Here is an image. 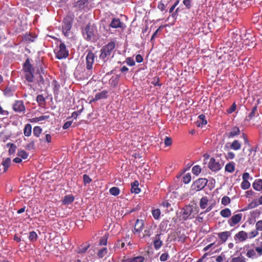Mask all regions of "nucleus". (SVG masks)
Here are the masks:
<instances>
[{"label": "nucleus", "instance_id": "nucleus-1", "mask_svg": "<svg viewBox=\"0 0 262 262\" xmlns=\"http://www.w3.org/2000/svg\"><path fill=\"white\" fill-rule=\"evenodd\" d=\"M37 76L35 81L40 86L41 89H46L49 86V80L47 77L46 71L43 67V63L39 62L36 73Z\"/></svg>", "mask_w": 262, "mask_h": 262}, {"label": "nucleus", "instance_id": "nucleus-2", "mask_svg": "<svg viewBox=\"0 0 262 262\" xmlns=\"http://www.w3.org/2000/svg\"><path fill=\"white\" fill-rule=\"evenodd\" d=\"M83 35L88 41H95L98 38L96 27L94 25L89 24L83 31Z\"/></svg>", "mask_w": 262, "mask_h": 262}, {"label": "nucleus", "instance_id": "nucleus-3", "mask_svg": "<svg viewBox=\"0 0 262 262\" xmlns=\"http://www.w3.org/2000/svg\"><path fill=\"white\" fill-rule=\"evenodd\" d=\"M115 47V43L114 42L111 41L108 42L105 46L101 49L100 58L105 61L106 58L111 56Z\"/></svg>", "mask_w": 262, "mask_h": 262}, {"label": "nucleus", "instance_id": "nucleus-4", "mask_svg": "<svg viewBox=\"0 0 262 262\" xmlns=\"http://www.w3.org/2000/svg\"><path fill=\"white\" fill-rule=\"evenodd\" d=\"M55 53L56 57L59 59L66 58L69 55V51L67 49L66 45L60 42L59 45L55 49Z\"/></svg>", "mask_w": 262, "mask_h": 262}, {"label": "nucleus", "instance_id": "nucleus-5", "mask_svg": "<svg viewBox=\"0 0 262 262\" xmlns=\"http://www.w3.org/2000/svg\"><path fill=\"white\" fill-rule=\"evenodd\" d=\"M256 247L253 244L245 246L244 249L247 251L246 256L250 258H255L261 256V255H259L258 252L256 250Z\"/></svg>", "mask_w": 262, "mask_h": 262}, {"label": "nucleus", "instance_id": "nucleus-6", "mask_svg": "<svg viewBox=\"0 0 262 262\" xmlns=\"http://www.w3.org/2000/svg\"><path fill=\"white\" fill-rule=\"evenodd\" d=\"M208 180L205 178H200L196 180L191 185V189L195 191H199L204 188L207 183Z\"/></svg>", "mask_w": 262, "mask_h": 262}, {"label": "nucleus", "instance_id": "nucleus-7", "mask_svg": "<svg viewBox=\"0 0 262 262\" xmlns=\"http://www.w3.org/2000/svg\"><path fill=\"white\" fill-rule=\"evenodd\" d=\"M95 58V54L92 52H89L86 56V69L89 71L88 72L90 75L92 74L91 70L93 68V65L94 62Z\"/></svg>", "mask_w": 262, "mask_h": 262}, {"label": "nucleus", "instance_id": "nucleus-8", "mask_svg": "<svg viewBox=\"0 0 262 262\" xmlns=\"http://www.w3.org/2000/svg\"><path fill=\"white\" fill-rule=\"evenodd\" d=\"M208 167L212 171H217L221 169L222 165L219 161L211 158L208 163Z\"/></svg>", "mask_w": 262, "mask_h": 262}, {"label": "nucleus", "instance_id": "nucleus-9", "mask_svg": "<svg viewBox=\"0 0 262 262\" xmlns=\"http://www.w3.org/2000/svg\"><path fill=\"white\" fill-rule=\"evenodd\" d=\"M193 212V208L191 206H185L181 211V214L183 220H186Z\"/></svg>", "mask_w": 262, "mask_h": 262}, {"label": "nucleus", "instance_id": "nucleus-10", "mask_svg": "<svg viewBox=\"0 0 262 262\" xmlns=\"http://www.w3.org/2000/svg\"><path fill=\"white\" fill-rule=\"evenodd\" d=\"M242 217L243 214L241 213L234 214L230 219L228 220V223L230 227H233L241 222Z\"/></svg>", "mask_w": 262, "mask_h": 262}, {"label": "nucleus", "instance_id": "nucleus-11", "mask_svg": "<svg viewBox=\"0 0 262 262\" xmlns=\"http://www.w3.org/2000/svg\"><path fill=\"white\" fill-rule=\"evenodd\" d=\"M234 238L238 242H243L248 238V234L244 231H241L235 234Z\"/></svg>", "mask_w": 262, "mask_h": 262}, {"label": "nucleus", "instance_id": "nucleus-12", "mask_svg": "<svg viewBox=\"0 0 262 262\" xmlns=\"http://www.w3.org/2000/svg\"><path fill=\"white\" fill-rule=\"evenodd\" d=\"M161 235V233H158L153 238L154 246L156 250H159L163 244V242L160 238Z\"/></svg>", "mask_w": 262, "mask_h": 262}, {"label": "nucleus", "instance_id": "nucleus-13", "mask_svg": "<svg viewBox=\"0 0 262 262\" xmlns=\"http://www.w3.org/2000/svg\"><path fill=\"white\" fill-rule=\"evenodd\" d=\"M110 26L113 28H121L122 29H125V24L121 22L119 18H114L112 19Z\"/></svg>", "mask_w": 262, "mask_h": 262}, {"label": "nucleus", "instance_id": "nucleus-14", "mask_svg": "<svg viewBox=\"0 0 262 262\" xmlns=\"http://www.w3.org/2000/svg\"><path fill=\"white\" fill-rule=\"evenodd\" d=\"M143 227L144 221L142 220L137 219L134 227V234L140 233L143 229Z\"/></svg>", "mask_w": 262, "mask_h": 262}, {"label": "nucleus", "instance_id": "nucleus-15", "mask_svg": "<svg viewBox=\"0 0 262 262\" xmlns=\"http://www.w3.org/2000/svg\"><path fill=\"white\" fill-rule=\"evenodd\" d=\"M13 108L15 112H22L25 110V107L24 103L22 101H16L13 105Z\"/></svg>", "mask_w": 262, "mask_h": 262}, {"label": "nucleus", "instance_id": "nucleus-16", "mask_svg": "<svg viewBox=\"0 0 262 262\" xmlns=\"http://www.w3.org/2000/svg\"><path fill=\"white\" fill-rule=\"evenodd\" d=\"M24 77L28 82H32L35 81L37 76L36 75V74L34 75L32 71H31L24 73Z\"/></svg>", "mask_w": 262, "mask_h": 262}, {"label": "nucleus", "instance_id": "nucleus-17", "mask_svg": "<svg viewBox=\"0 0 262 262\" xmlns=\"http://www.w3.org/2000/svg\"><path fill=\"white\" fill-rule=\"evenodd\" d=\"M252 187L256 191L262 192V179H257L252 184Z\"/></svg>", "mask_w": 262, "mask_h": 262}, {"label": "nucleus", "instance_id": "nucleus-18", "mask_svg": "<svg viewBox=\"0 0 262 262\" xmlns=\"http://www.w3.org/2000/svg\"><path fill=\"white\" fill-rule=\"evenodd\" d=\"M207 120L205 119V116L201 114L199 116L196 121L197 126L198 127H203V125L207 124Z\"/></svg>", "mask_w": 262, "mask_h": 262}, {"label": "nucleus", "instance_id": "nucleus-19", "mask_svg": "<svg viewBox=\"0 0 262 262\" xmlns=\"http://www.w3.org/2000/svg\"><path fill=\"white\" fill-rule=\"evenodd\" d=\"M144 260V257L142 256H138L133 258L124 259L122 262H143Z\"/></svg>", "mask_w": 262, "mask_h": 262}, {"label": "nucleus", "instance_id": "nucleus-20", "mask_svg": "<svg viewBox=\"0 0 262 262\" xmlns=\"http://www.w3.org/2000/svg\"><path fill=\"white\" fill-rule=\"evenodd\" d=\"M230 235L231 233L229 231L220 232L218 234L219 237L223 242H225Z\"/></svg>", "mask_w": 262, "mask_h": 262}, {"label": "nucleus", "instance_id": "nucleus-21", "mask_svg": "<svg viewBox=\"0 0 262 262\" xmlns=\"http://www.w3.org/2000/svg\"><path fill=\"white\" fill-rule=\"evenodd\" d=\"M107 97V91H102V92L97 93L95 96V100H98L101 99H104Z\"/></svg>", "mask_w": 262, "mask_h": 262}, {"label": "nucleus", "instance_id": "nucleus-22", "mask_svg": "<svg viewBox=\"0 0 262 262\" xmlns=\"http://www.w3.org/2000/svg\"><path fill=\"white\" fill-rule=\"evenodd\" d=\"M139 182L138 181H135L132 184L131 192L138 194L140 192V189L138 187Z\"/></svg>", "mask_w": 262, "mask_h": 262}, {"label": "nucleus", "instance_id": "nucleus-23", "mask_svg": "<svg viewBox=\"0 0 262 262\" xmlns=\"http://www.w3.org/2000/svg\"><path fill=\"white\" fill-rule=\"evenodd\" d=\"M74 200V198L71 195H66L62 200V203L65 205L71 204Z\"/></svg>", "mask_w": 262, "mask_h": 262}, {"label": "nucleus", "instance_id": "nucleus-24", "mask_svg": "<svg viewBox=\"0 0 262 262\" xmlns=\"http://www.w3.org/2000/svg\"><path fill=\"white\" fill-rule=\"evenodd\" d=\"M32 133V126L30 124H27L25 126V128L24 129V134L27 136L29 137L31 135Z\"/></svg>", "mask_w": 262, "mask_h": 262}, {"label": "nucleus", "instance_id": "nucleus-25", "mask_svg": "<svg viewBox=\"0 0 262 262\" xmlns=\"http://www.w3.org/2000/svg\"><path fill=\"white\" fill-rule=\"evenodd\" d=\"M23 70L24 73L32 71V66L30 64L29 60L28 59H27L24 63Z\"/></svg>", "mask_w": 262, "mask_h": 262}, {"label": "nucleus", "instance_id": "nucleus-26", "mask_svg": "<svg viewBox=\"0 0 262 262\" xmlns=\"http://www.w3.org/2000/svg\"><path fill=\"white\" fill-rule=\"evenodd\" d=\"M221 215L223 217H229L231 215V211L229 208H225L220 211Z\"/></svg>", "mask_w": 262, "mask_h": 262}, {"label": "nucleus", "instance_id": "nucleus-27", "mask_svg": "<svg viewBox=\"0 0 262 262\" xmlns=\"http://www.w3.org/2000/svg\"><path fill=\"white\" fill-rule=\"evenodd\" d=\"M208 203V199L207 196L202 198L200 202V206L202 209L207 207Z\"/></svg>", "mask_w": 262, "mask_h": 262}, {"label": "nucleus", "instance_id": "nucleus-28", "mask_svg": "<svg viewBox=\"0 0 262 262\" xmlns=\"http://www.w3.org/2000/svg\"><path fill=\"white\" fill-rule=\"evenodd\" d=\"M11 159L10 158H7L3 160L2 162V165L4 167V171H7L11 164Z\"/></svg>", "mask_w": 262, "mask_h": 262}, {"label": "nucleus", "instance_id": "nucleus-29", "mask_svg": "<svg viewBox=\"0 0 262 262\" xmlns=\"http://www.w3.org/2000/svg\"><path fill=\"white\" fill-rule=\"evenodd\" d=\"M260 205H262V195L257 200H255L249 204L251 208H254Z\"/></svg>", "mask_w": 262, "mask_h": 262}, {"label": "nucleus", "instance_id": "nucleus-30", "mask_svg": "<svg viewBox=\"0 0 262 262\" xmlns=\"http://www.w3.org/2000/svg\"><path fill=\"white\" fill-rule=\"evenodd\" d=\"M230 147L233 150H239L241 148V144L238 140H234L231 144Z\"/></svg>", "mask_w": 262, "mask_h": 262}, {"label": "nucleus", "instance_id": "nucleus-31", "mask_svg": "<svg viewBox=\"0 0 262 262\" xmlns=\"http://www.w3.org/2000/svg\"><path fill=\"white\" fill-rule=\"evenodd\" d=\"M235 169L234 164L233 163H229L225 166V170L229 172H232Z\"/></svg>", "mask_w": 262, "mask_h": 262}, {"label": "nucleus", "instance_id": "nucleus-32", "mask_svg": "<svg viewBox=\"0 0 262 262\" xmlns=\"http://www.w3.org/2000/svg\"><path fill=\"white\" fill-rule=\"evenodd\" d=\"M230 262H246V258L243 256H239L232 258Z\"/></svg>", "mask_w": 262, "mask_h": 262}, {"label": "nucleus", "instance_id": "nucleus-33", "mask_svg": "<svg viewBox=\"0 0 262 262\" xmlns=\"http://www.w3.org/2000/svg\"><path fill=\"white\" fill-rule=\"evenodd\" d=\"M119 79V78L118 76L113 77L109 81L110 84L112 86H116L118 83Z\"/></svg>", "mask_w": 262, "mask_h": 262}, {"label": "nucleus", "instance_id": "nucleus-34", "mask_svg": "<svg viewBox=\"0 0 262 262\" xmlns=\"http://www.w3.org/2000/svg\"><path fill=\"white\" fill-rule=\"evenodd\" d=\"M7 146L8 147L9 146V155H12V154H13L15 152V150H16V146L15 145H14V144H11V143H8L7 144Z\"/></svg>", "mask_w": 262, "mask_h": 262}, {"label": "nucleus", "instance_id": "nucleus-35", "mask_svg": "<svg viewBox=\"0 0 262 262\" xmlns=\"http://www.w3.org/2000/svg\"><path fill=\"white\" fill-rule=\"evenodd\" d=\"M239 133V129L237 127H233L229 134V137H233Z\"/></svg>", "mask_w": 262, "mask_h": 262}, {"label": "nucleus", "instance_id": "nucleus-36", "mask_svg": "<svg viewBox=\"0 0 262 262\" xmlns=\"http://www.w3.org/2000/svg\"><path fill=\"white\" fill-rule=\"evenodd\" d=\"M241 187L244 190L248 189L250 187V183L248 181L243 180L241 184Z\"/></svg>", "mask_w": 262, "mask_h": 262}, {"label": "nucleus", "instance_id": "nucleus-37", "mask_svg": "<svg viewBox=\"0 0 262 262\" xmlns=\"http://www.w3.org/2000/svg\"><path fill=\"white\" fill-rule=\"evenodd\" d=\"M17 155L18 157H21V159H27V158L28 157V153L24 150H19L17 152Z\"/></svg>", "mask_w": 262, "mask_h": 262}, {"label": "nucleus", "instance_id": "nucleus-38", "mask_svg": "<svg viewBox=\"0 0 262 262\" xmlns=\"http://www.w3.org/2000/svg\"><path fill=\"white\" fill-rule=\"evenodd\" d=\"M110 193L114 196L118 195L120 193V189L117 187H112L110 189Z\"/></svg>", "mask_w": 262, "mask_h": 262}, {"label": "nucleus", "instance_id": "nucleus-39", "mask_svg": "<svg viewBox=\"0 0 262 262\" xmlns=\"http://www.w3.org/2000/svg\"><path fill=\"white\" fill-rule=\"evenodd\" d=\"M107 252V250L106 248H103L100 249L98 252V256L99 258H102L104 256Z\"/></svg>", "mask_w": 262, "mask_h": 262}, {"label": "nucleus", "instance_id": "nucleus-40", "mask_svg": "<svg viewBox=\"0 0 262 262\" xmlns=\"http://www.w3.org/2000/svg\"><path fill=\"white\" fill-rule=\"evenodd\" d=\"M89 0H79L77 2V6L80 8H83L88 4Z\"/></svg>", "mask_w": 262, "mask_h": 262}, {"label": "nucleus", "instance_id": "nucleus-41", "mask_svg": "<svg viewBox=\"0 0 262 262\" xmlns=\"http://www.w3.org/2000/svg\"><path fill=\"white\" fill-rule=\"evenodd\" d=\"M42 129L39 126H35L33 128V134L35 136L38 137L41 133Z\"/></svg>", "mask_w": 262, "mask_h": 262}, {"label": "nucleus", "instance_id": "nucleus-42", "mask_svg": "<svg viewBox=\"0 0 262 262\" xmlns=\"http://www.w3.org/2000/svg\"><path fill=\"white\" fill-rule=\"evenodd\" d=\"M201 171V168L200 166L195 165L192 167V172L193 174L198 175Z\"/></svg>", "mask_w": 262, "mask_h": 262}, {"label": "nucleus", "instance_id": "nucleus-43", "mask_svg": "<svg viewBox=\"0 0 262 262\" xmlns=\"http://www.w3.org/2000/svg\"><path fill=\"white\" fill-rule=\"evenodd\" d=\"M160 214L161 211L159 209H155L152 211V214L156 220H157L159 218Z\"/></svg>", "mask_w": 262, "mask_h": 262}, {"label": "nucleus", "instance_id": "nucleus-44", "mask_svg": "<svg viewBox=\"0 0 262 262\" xmlns=\"http://www.w3.org/2000/svg\"><path fill=\"white\" fill-rule=\"evenodd\" d=\"M37 237V235L35 232L32 231V232H30L29 239L31 242H34V241H36Z\"/></svg>", "mask_w": 262, "mask_h": 262}, {"label": "nucleus", "instance_id": "nucleus-45", "mask_svg": "<svg viewBox=\"0 0 262 262\" xmlns=\"http://www.w3.org/2000/svg\"><path fill=\"white\" fill-rule=\"evenodd\" d=\"M71 28V25L70 23H64V25L62 27L63 28V32L64 33V34L66 35V33L68 32V31L70 30Z\"/></svg>", "mask_w": 262, "mask_h": 262}, {"label": "nucleus", "instance_id": "nucleus-46", "mask_svg": "<svg viewBox=\"0 0 262 262\" xmlns=\"http://www.w3.org/2000/svg\"><path fill=\"white\" fill-rule=\"evenodd\" d=\"M230 203V199L227 196H224L222 199V204L226 206Z\"/></svg>", "mask_w": 262, "mask_h": 262}, {"label": "nucleus", "instance_id": "nucleus-47", "mask_svg": "<svg viewBox=\"0 0 262 262\" xmlns=\"http://www.w3.org/2000/svg\"><path fill=\"white\" fill-rule=\"evenodd\" d=\"M107 235L106 234L102 236L99 241V245H106L107 241Z\"/></svg>", "mask_w": 262, "mask_h": 262}, {"label": "nucleus", "instance_id": "nucleus-48", "mask_svg": "<svg viewBox=\"0 0 262 262\" xmlns=\"http://www.w3.org/2000/svg\"><path fill=\"white\" fill-rule=\"evenodd\" d=\"M152 229L151 228H148L147 229H145L144 231V234L143 235V237H149L152 234Z\"/></svg>", "mask_w": 262, "mask_h": 262}, {"label": "nucleus", "instance_id": "nucleus-49", "mask_svg": "<svg viewBox=\"0 0 262 262\" xmlns=\"http://www.w3.org/2000/svg\"><path fill=\"white\" fill-rule=\"evenodd\" d=\"M191 175L190 173L186 174L183 177V182L185 184L189 183L191 181Z\"/></svg>", "mask_w": 262, "mask_h": 262}, {"label": "nucleus", "instance_id": "nucleus-50", "mask_svg": "<svg viewBox=\"0 0 262 262\" xmlns=\"http://www.w3.org/2000/svg\"><path fill=\"white\" fill-rule=\"evenodd\" d=\"M164 144L165 146H168L172 144V139L168 137H166L164 139Z\"/></svg>", "mask_w": 262, "mask_h": 262}, {"label": "nucleus", "instance_id": "nucleus-51", "mask_svg": "<svg viewBox=\"0 0 262 262\" xmlns=\"http://www.w3.org/2000/svg\"><path fill=\"white\" fill-rule=\"evenodd\" d=\"M169 257L168 254L167 252L163 253L160 257V259L161 261H165L168 259Z\"/></svg>", "mask_w": 262, "mask_h": 262}, {"label": "nucleus", "instance_id": "nucleus-52", "mask_svg": "<svg viewBox=\"0 0 262 262\" xmlns=\"http://www.w3.org/2000/svg\"><path fill=\"white\" fill-rule=\"evenodd\" d=\"M83 180L84 183L85 184H89L91 182L92 179L89 177V176L86 174H84L83 176Z\"/></svg>", "mask_w": 262, "mask_h": 262}, {"label": "nucleus", "instance_id": "nucleus-53", "mask_svg": "<svg viewBox=\"0 0 262 262\" xmlns=\"http://www.w3.org/2000/svg\"><path fill=\"white\" fill-rule=\"evenodd\" d=\"M255 227L257 231H262V220L257 222L255 225Z\"/></svg>", "mask_w": 262, "mask_h": 262}, {"label": "nucleus", "instance_id": "nucleus-54", "mask_svg": "<svg viewBox=\"0 0 262 262\" xmlns=\"http://www.w3.org/2000/svg\"><path fill=\"white\" fill-rule=\"evenodd\" d=\"M36 100L39 103L42 104L45 102V99L42 95H39L37 96Z\"/></svg>", "mask_w": 262, "mask_h": 262}, {"label": "nucleus", "instance_id": "nucleus-55", "mask_svg": "<svg viewBox=\"0 0 262 262\" xmlns=\"http://www.w3.org/2000/svg\"><path fill=\"white\" fill-rule=\"evenodd\" d=\"M258 231L256 229L253 230L249 233V235H248V237L250 238H253L258 235Z\"/></svg>", "mask_w": 262, "mask_h": 262}, {"label": "nucleus", "instance_id": "nucleus-56", "mask_svg": "<svg viewBox=\"0 0 262 262\" xmlns=\"http://www.w3.org/2000/svg\"><path fill=\"white\" fill-rule=\"evenodd\" d=\"M72 123H73L72 121H69L66 122L63 124V125L62 126L63 129H67L69 128L72 125Z\"/></svg>", "mask_w": 262, "mask_h": 262}, {"label": "nucleus", "instance_id": "nucleus-57", "mask_svg": "<svg viewBox=\"0 0 262 262\" xmlns=\"http://www.w3.org/2000/svg\"><path fill=\"white\" fill-rule=\"evenodd\" d=\"M126 63L129 66H133L135 65V61L131 58H127L126 59Z\"/></svg>", "mask_w": 262, "mask_h": 262}, {"label": "nucleus", "instance_id": "nucleus-58", "mask_svg": "<svg viewBox=\"0 0 262 262\" xmlns=\"http://www.w3.org/2000/svg\"><path fill=\"white\" fill-rule=\"evenodd\" d=\"M37 118H38V122H40V121H43V120L49 119V115H42V116H40L39 117H37Z\"/></svg>", "mask_w": 262, "mask_h": 262}, {"label": "nucleus", "instance_id": "nucleus-59", "mask_svg": "<svg viewBox=\"0 0 262 262\" xmlns=\"http://www.w3.org/2000/svg\"><path fill=\"white\" fill-rule=\"evenodd\" d=\"M53 82L54 85V92L57 94L59 89V85L57 84V82L56 81H54Z\"/></svg>", "mask_w": 262, "mask_h": 262}, {"label": "nucleus", "instance_id": "nucleus-60", "mask_svg": "<svg viewBox=\"0 0 262 262\" xmlns=\"http://www.w3.org/2000/svg\"><path fill=\"white\" fill-rule=\"evenodd\" d=\"M250 178V174L248 172H245L243 174L242 179L243 180L248 181V179Z\"/></svg>", "mask_w": 262, "mask_h": 262}, {"label": "nucleus", "instance_id": "nucleus-61", "mask_svg": "<svg viewBox=\"0 0 262 262\" xmlns=\"http://www.w3.org/2000/svg\"><path fill=\"white\" fill-rule=\"evenodd\" d=\"M89 247V246H87L81 247V248H79V250H78V253H81L85 252L88 249Z\"/></svg>", "mask_w": 262, "mask_h": 262}, {"label": "nucleus", "instance_id": "nucleus-62", "mask_svg": "<svg viewBox=\"0 0 262 262\" xmlns=\"http://www.w3.org/2000/svg\"><path fill=\"white\" fill-rule=\"evenodd\" d=\"M235 157V155L233 152H229L227 154L226 158L229 159H233Z\"/></svg>", "mask_w": 262, "mask_h": 262}, {"label": "nucleus", "instance_id": "nucleus-63", "mask_svg": "<svg viewBox=\"0 0 262 262\" xmlns=\"http://www.w3.org/2000/svg\"><path fill=\"white\" fill-rule=\"evenodd\" d=\"M143 57H142V56L140 54H138L137 55H136V61L138 62V63H140L141 62L143 61Z\"/></svg>", "mask_w": 262, "mask_h": 262}, {"label": "nucleus", "instance_id": "nucleus-64", "mask_svg": "<svg viewBox=\"0 0 262 262\" xmlns=\"http://www.w3.org/2000/svg\"><path fill=\"white\" fill-rule=\"evenodd\" d=\"M256 250L258 252L259 255H262V242L260 246L256 247Z\"/></svg>", "mask_w": 262, "mask_h": 262}]
</instances>
